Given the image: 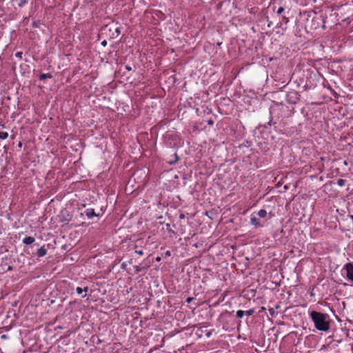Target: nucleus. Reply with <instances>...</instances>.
Masks as SVG:
<instances>
[{
	"label": "nucleus",
	"mask_w": 353,
	"mask_h": 353,
	"mask_svg": "<svg viewBox=\"0 0 353 353\" xmlns=\"http://www.w3.org/2000/svg\"><path fill=\"white\" fill-rule=\"evenodd\" d=\"M244 314H245V312H244V311H243V310H238V311L236 312V316H237L238 318H243V316H244Z\"/></svg>",
	"instance_id": "f8f14e48"
},
{
	"label": "nucleus",
	"mask_w": 353,
	"mask_h": 353,
	"mask_svg": "<svg viewBox=\"0 0 353 353\" xmlns=\"http://www.w3.org/2000/svg\"><path fill=\"white\" fill-rule=\"evenodd\" d=\"M128 71H130L132 70V68H125Z\"/></svg>",
	"instance_id": "a878e982"
},
{
	"label": "nucleus",
	"mask_w": 353,
	"mask_h": 353,
	"mask_svg": "<svg viewBox=\"0 0 353 353\" xmlns=\"http://www.w3.org/2000/svg\"><path fill=\"white\" fill-rule=\"evenodd\" d=\"M257 214L260 218H265L267 216V211L261 209L258 212Z\"/></svg>",
	"instance_id": "6e6552de"
},
{
	"label": "nucleus",
	"mask_w": 353,
	"mask_h": 353,
	"mask_svg": "<svg viewBox=\"0 0 353 353\" xmlns=\"http://www.w3.org/2000/svg\"><path fill=\"white\" fill-rule=\"evenodd\" d=\"M8 270H12V266H8Z\"/></svg>",
	"instance_id": "393cba45"
},
{
	"label": "nucleus",
	"mask_w": 353,
	"mask_h": 353,
	"mask_svg": "<svg viewBox=\"0 0 353 353\" xmlns=\"http://www.w3.org/2000/svg\"><path fill=\"white\" fill-rule=\"evenodd\" d=\"M156 260L159 261H160V260H161V258H160V257H157V258L156 259Z\"/></svg>",
	"instance_id": "bb28decb"
},
{
	"label": "nucleus",
	"mask_w": 353,
	"mask_h": 353,
	"mask_svg": "<svg viewBox=\"0 0 353 353\" xmlns=\"http://www.w3.org/2000/svg\"><path fill=\"white\" fill-rule=\"evenodd\" d=\"M89 288L88 287H85L83 289V292H87L88 291Z\"/></svg>",
	"instance_id": "aec40b11"
},
{
	"label": "nucleus",
	"mask_w": 353,
	"mask_h": 353,
	"mask_svg": "<svg viewBox=\"0 0 353 353\" xmlns=\"http://www.w3.org/2000/svg\"><path fill=\"white\" fill-rule=\"evenodd\" d=\"M15 55H16L17 57L21 58L22 52H17Z\"/></svg>",
	"instance_id": "a211bd4d"
},
{
	"label": "nucleus",
	"mask_w": 353,
	"mask_h": 353,
	"mask_svg": "<svg viewBox=\"0 0 353 353\" xmlns=\"http://www.w3.org/2000/svg\"><path fill=\"white\" fill-rule=\"evenodd\" d=\"M8 137V133L6 132H0V140L6 139Z\"/></svg>",
	"instance_id": "9d476101"
},
{
	"label": "nucleus",
	"mask_w": 353,
	"mask_h": 353,
	"mask_svg": "<svg viewBox=\"0 0 353 353\" xmlns=\"http://www.w3.org/2000/svg\"><path fill=\"white\" fill-rule=\"evenodd\" d=\"M344 164H345V165H347V161H344Z\"/></svg>",
	"instance_id": "72a5a7b5"
},
{
	"label": "nucleus",
	"mask_w": 353,
	"mask_h": 353,
	"mask_svg": "<svg viewBox=\"0 0 353 353\" xmlns=\"http://www.w3.org/2000/svg\"><path fill=\"white\" fill-rule=\"evenodd\" d=\"M183 218H184V214H181L180 215V219H183Z\"/></svg>",
	"instance_id": "b1692460"
},
{
	"label": "nucleus",
	"mask_w": 353,
	"mask_h": 353,
	"mask_svg": "<svg viewBox=\"0 0 353 353\" xmlns=\"http://www.w3.org/2000/svg\"><path fill=\"white\" fill-rule=\"evenodd\" d=\"M253 312H254V310H248V311L246 312V314H247L248 316H251V315H252Z\"/></svg>",
	"instance_id": "dca6fc26"
},
{
	"label": "nucleus",
	"mask_w": 353,
	"mask_h": 353,
	"mask_svg": "<svg viewBox=\"0 0 353 353\" xmlns=\"http://www.w3.org/2000/svg\"><path fill=\"white\" fill-rule=\"evenodd\" d=\"M270 25H271V22L270 21V22L268 23V27H270Z\"/></svg>",
	"instance_id": "473e14b6"
},
{
	"label": "nucleus",
	"mask_w": 353,
	"mask_h": 353,
	"mask_svg": "<svg viewBox=\"0 0 353 353\" xmlns=\"http://www.w3.org/2000/svg\"><path fill=\"white\" fill-rule=\"evenodd\" d=\"M250 223L252 225H254L256 228L262 227L263 226L260 223V221H259V219L256 217L253 216H252V217L250 219Z\"/></svg>",
	"instance_id": "39448f33"
},
{
	"label": "nucleus",
	"mask_w": 353,
	"mask_h": 353,
	"mask_svg": "<svg viewBox=\"0 0 353 353\" xmlns=\"http://www.w3.org/2000/svg\"><path fill=\"white\" fill-rule=\"evenodd\" d=\"M210 335H211V332L209 331V332L206 334V336H207L208 337H210Z\"/></svg>",
	"instance_id": "4be33fe9"
},
{
	"label": "nucleus",
	"mask_w": 353,
	"mask_h": 353,
	"mask_svg": "<svg viewBox=\"0 0 353 353\" xmlns=\"http://www.w3.org/2000/svg\"><path fill=\"white\" fill-rule=\"evenodd\" d=\"M345 184V181L343 179H338L337 181V185L342 187V186H344Z\"/></svg>",
	"instance_id": "9b49d317"
},
{
	"label": "nucleus",
	"mask_w": 353,
	"mask_h": 353,
	"mask_svg": "<svg viewBox=\"0 0 353 353\" xmlns=\"http://www.w3.org/2000/svg\"><path fill=\"white\" fill-rule=\"evenodd\" d=\"M76 290H77V294L79 295H81L83 293V289L80 287H77Z\"/></svg>",
	"instance_id": "ddd939ff"
},
{
	"label": "nucleus",
	"mask_w": 353,
	"mask_h": 353,
	"mask_svg": "<svg viewBox=\"0 0 353 353\" xmlns=\"http://www.w3.org/2000/svg\"><path fill=\"white\" fill-rule=\"evenodd\" d=\"M47 254V250L45 248V245L42 246L37 250V255L39 257H43Z\"/></svg>",
	"instance_id": "423d86ee"
},
{
	"label": "nucleus",
	"mask_w": 353,
	"mask_h": 353,
	"mask_svg": "<svg viewBox=\"0 0 353 353\" xmlns=\"http://www.w3.org/2000/svg\"><path fill=\"white\" fill-rule=\"evenodd\" d=\"M284 21L288 20V18H285V17H283Z\"/></svg>",
	"instance_id": "2f4dec72"
},
{
	"label": "nucleus",
	"mask_w": 353,
	"mask_h": 353,
	"mask_svg": "<svg viewBox=\"0 0 353 353\" xmlns=\"http://www.w3.org/2000/svg\"><path fill=\"white\" fill-rule=\"evenodd\" d=\"M135 252H136L137 254H139V255H143V250H135Z\"/></svg>",
	"instance_id": "f3484780"
},
{
	"label": "nucleus",
	"mask_w": 353,
	"mask_h": 353,
	"mask_svg": "<svg viewBox=\"0 0 353 353\" xmlns=\"http://www.w3.org/2000/svg\"><path fill=\"white\" fill-rule=\"evenodd\" d=\"M1 337L3 338V339H6V336L5 335H2Z\"/></svg>",
	"instance_id": "c9c22d12"
},
{
	"label": "nucleus",
	"mask_w": 353,
	"mask_h": 353,
	"mask_svg": "<svg viewBox=\"0 0 353 353\" xmlns=\"http://www.w3.org/2000/svg\"><path fill=\"white\" fill-rule=\"evenodd\" d=\"M344 269L346 270V275L348 279L353 281V263H347Z\"/></svg>",
	"instance_id": "7ed1b4c3"
},
{
	"label": "nucleus",
	"mask_w": 353,
	"mask_h": 353,
	"mask_svg": "<svg viewBox=\"0 0 353 353\" xmlns=\"http://www.w3.org/2000/svg\"><path fill=\"white\" fill-rule=\"evenodd\" d=\"M101 44H102L103 46H106V44H107V41H106L105 40H104V41H103L101 42Z\"/></svg>",
	"instance_id": "412c9836"
},
{
	"label": "nucleus",
	"mask_w": 353,
	"mask_h": 353,
	"mask_svg": "<svg viewBox=\"0 0 353 353\" xmlns=\"http://www.w3.org/2000/svg\"><path fill=\"white\" fill-rule=\"evenodd\" d=\"M25 1H26V0H24L21 3H19V6H21V5H22V3H25Z\"/></svg>",
	"instance_id": "cd10ccee"
},
{
	"label": "nucleus",
	"mask_w": 353,
	"mask_h": 353,
	"mask_svg": "<svg viewBox=\"0 0 353 353\" xmlns=\"http://www.w3.org/2000/svg\"><path fill=\"white\" fill-rule=\"evenodd\" d=\"M193 299H193L192 297H189V298H188V299H187L186 301H187L188 303H191V302H192V301Z\"/></svg>",
	"instance_id": "6ab92c4d"
},
{
	"label": "nucleus",
	"mask_w": 353,
	"mask_h": 353,
	"mask_svg": "<svg viewBox=\"0 0 353 353\" xmlns=\"http://www.w3.org/2000/svg\"><path fill=\"white\" fill-rule=\"evenodd\" d=\"M35 241L34 238L32 236H26L23 239V243L26 245H30L34 243Z\"/></svg>",
	"instance_id": "0eeeda50"
},
{
	"label": "nucleus",
	"mask_w": 353,
	"mask_h": 353,
	"mask_svg": "<svg viewBox=\"0 0 353 353\" xmlns=\"http://www.w3.org/2000/svg\"><path fill=\"white\" fill-rule=\"evenodd\" d=\"M300 94L296 90H291L286 95L287 101L291 104H296L300 101Z\"/></svg>",
	"instance_id": "f03ea898"
},
{
	"label": "nucleus",
	"mask_w": 353,
	"mask_h": 353,
	"mask_svg": "<svg viewBox=\"0 0 353 353\" xmlns=\"http://www.w3.org/2000/svg\"><path fill=\"white\" fill-rule=\"evenodd\" d=\"M86 296V294H85L84 295H82V297L84 298Z\"/></svg>",
	"instance_id": "f704fd0d"
},
{
	"label": "nucleus",
	"mask_w": 353,
	"mask_h": 353,
	"mask_svg": "<svg viewBox=\"0 0 353 353\" xmlns=\"http://www.w3.org/2000/svg\"><path fill=\"white\" fill-rule=\"evenodd\" d=\"M284 21L288 20V18H285V17H283Z\"/></svg>",
	"instance_id": "7c9ffc66"
},
{
	"label": "nucleus",
	"mask_w": 353,
	"mask_h": 353,
	"mask_svg": "<svg viewBox=\"0 0 353 353\" xmlns=\"http://www.w3.org/2000/svg\"><path fill=\"white\" fill-rule=\"evenodd\" d=\"M352 105V107H353V103H352V105Z\"/></svg>",
	"instance_id": "e433bc0d"
},
{
	"label": "nucleus",
	"mask_w": 353,
	"mask_h": 353,
	"mask_svg": "<svg viewBox=\"0 0 353 353\" xmlns=\"http://www.w3.org/2000/svg\"><path fill=\"white\" fill-rule=\"evenodd\" d=\"M213 123V121L212 120L208 121V124L212 125Z\"/></svg>",
	"instance_id": "5701e85b"
},
{
	"label": "nucleus",
	"mask_w": 353,
	"mask_h": 353,
	"mask_svg": "<svg viewBox=\"0 0 353 353\" xmlns=\"http://www.w3.org/2000/svg\"><path fill=\"white\" fill-rule=\"evenodd\" d=\"M309 314L316 329L324 332L330 329V319L327 314L313 310L310 312Z\"/></svg>",
	"instance_id": "f257e3e1"
},
{
	"label": "nucleus",
	"mask_w": 353,
	"mask_h": 353,
	"mask_svg": "<svg viewBox=\"0 0 353 353\" xmlns=\"http://www.w3.org/2000/svg\"><path fill=\"white\" fill-rule=\"evenodd\" d=\"M166 254H167V255H170V252H169V251H168V252H166Z\"/></svg>",
	"instance_id": "c85d7f7f"
},
{
	"label": "nucleus",
	"mask_w": 353,
	"mask_h": 353,
	"mask_svg": "<svg viewBox=\"0 0 353 353\" xmlns=\"http://www.w3.org/2000/svg\"><path fill=\"white\" fill-rule=\"evenodd\" d=\"M52 77V76L50 74V73H48V74H40V79L41 80H45L46 79H51Z\"/></svg>",
	"instance_id": "1a4fd4ad"
},
{
	"label": "nucleus",
	"mask_w": 353,
	"mask_h": 353,
	"mask_svg": "<svg viewBox=\"0 0 353 353\" xmlns=\"http://www.w3.org/2000/svg\"><path fill=\"white\" fill-rule=\"evenodd\" d=\"M284 11V8L283 7H280L277 10V14H280Z\"/></svg>",
	"instance_id": "4468645a"
},
{
	"label": "nucleus",
	"mask_w": 353,
	"mask_h": 353,
	"mask_svg": "<svg viewBox=\"0 0 353 353\" xmlns=\"http://www.w3.org/2000/svg\"><path fill=\"white\" fill-rule=\"evenodd\" d=\"M85 215L88 218V219H92L93 218L94 216H97V214L95 213L94 212V210L92 209V208H88L85 210Z\"/></svg>",
	"instance_id": "20e7f679"
},
{
	"label": "nucleus",
	"mask_w": 353,
	"mask_h": 353,
	"mask_svg": "<svg viewBox=\"0 0 353 353\" xmlns=\"http://www.w3.org/2000/svg\"><path fill=\"white\" fill-rule=\"evenodd\" d=\"M134 269L136 272L137 273L141 271V268L139 265L134 266Z\"/></svg>",
	"instance_id": "2eb2a0df"
},
{
	"label": "nucleus",
	"mask_w": 353,
	"mask_h": 353,
	"mask_svg": "<svg viewBox=\"0 0 353 353\" xmlns=\"http://www.w3.org/2000/svg\"><path fill=\"white\" fill-rule=\"evenodd\" d=\"M284 21L288 20V18H285V17H283Z\"/></svg>",
	"instance_id": "c756f323"
}]
</instances>
